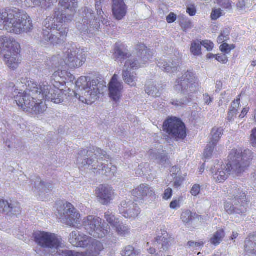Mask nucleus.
Returning a JSON list of instances; mask_svg holds the SVG:
<instances>
[{"label":"nucleus","instance_id":"34","mask_svg":"<svg viewBox=\"0 0 256 256\" xmlns=\"http://www.w3.org/2000/svg\"><path fill=\"white\" fill-rule=\"evenodd\" d=\"M145 91L148 94L153 97H158L160 94L159 89L154 82H148L147 83Z\"/></svg>","mask_w":256,"mask_h":256},{"label":"nucleus","instance_id":"42","mask_svg":"<svg viewBox=\"0 0 256 256\" xmlns=\"http://www.w3.org/2000/svg\"><path fill=\"white\" fill-rule=\"evenodd\" d=\"M230 32L228 30H224L218 37L217 41L219 44H224L229 40Z\"/></svg>","mask_w":256,"mask_h":256},{"label":"nucleus","instance_id":"6","mask_svg":"<svg viewBox=\"0 0 256 256\" xmlns=\"http://www.w3.org/2000/svg\"><path fill=\"white\" fill-rule=\"evenodd\" d=\"M248 208L246 194L240 188H233L228 194V199L224 204L225 212L230 215L245 216Z\"/></svg>","mask_w":256,"mask_h":256},{"label":"nucleus","instance_id":"4","mask_svg":"<svg viewBox=\"0 0 256 256\" xmlns=\"http://www.w3.org/2000/svg\"><path fill=\"white\" fill-rule=\"evenodd\" d=\"M33 24L30 18L18 9L0 10V30L20 34L30 32Z\"/></svg>","mask_w":256,"mask_h":256},{"label":"nucleus","instance_id":"40","mask_svg":"<svg viewBox=\"0 0 256 256\" xmlns=\"http://www.w3.org/2000/svg\"><path fill=\"white\" fill-rule=\"evenodd\" d=\"M114 57L116 60L122 62L127 58V54L124 52L120 48H118L115 49Z\"/></svg>","mask_w":256,"mask_h":256},{"label":"nucleus","instance_id":"43","mask_svg":"<svg viewBox=\"0 0 256 256\" xmlns=\"http://www.w3.org/2000/svg\"><path fill=\"white\" fill-rule=\"evenodd\" d=\"M216 144H214L212 142H210L206 147L204 152V156L206 158H211L214 149Z\"/></svg>","mask_w":256,"mask_h":256},{"label":"nucleus","instance_id":"5","mask_svg":"<svg viewBox=\"0 0 256 256\" xmlns=\"http://www.w3.org/2000/svg\"><path fill=\"white\" fill-rule=\"evenodd\" d=\"M76 86L78 92L76 94V98L88 104L99 98L106 89L103 83L86 76L80 78L76 82Z\"/></svg>","mask_w":256,"mask_h":256},{"label":"nucleus","instance_id":"41","mask_svg":"<svg viewBox=\"0 0 256 256\" xmlns=\"http://www.w3.org/2000/svg\"><path fill=\"white\" fill-rule=\"evenodd\" d=\"M130 210L129 212V217L135 218L140 214V208L137 204L134 203L130 204Z\"/></svg>","mask_w":256,"mask_h":256},{"label":"nucleus","instance_id":"63","mask_svg":"<svg viewBox=\"0 0 256 256\" xmlns=\"http://www.w3.org/2000/svg\"><path fill=\"white\" fill-rule=\"evenodd\" d=\"M250 108L248 107H246L243 108L242 110L241 114L239 116V118L242 119L249 112Z\"/></svg>","mask_w":256,"mask_h":256},{"label":"nucleus","instance_id":"49","mask_svg":"<svg viewBox=\"0 0 256 256\" xmlns=\"http://www.w3.org/2000/svg\"><path fill=\"white\" fill-rule=\"evenodd\" d=\"M160 241L162 246L167 247L169 246V244L171 242L172 240L166 234V236H164L160 238Z\"/></svg>","mask_w":256,"mask_h":256},{"label":"nucleus","instance_id":"10","mask_svg":"<svg viewBox=\"0 0 256 256\" xmlns=\"http://www.w3.org/2000/svg\"><path fill=\"white\" fill-rule=\"evenodd\" d=\"M200 87L198 80L193 72H187L176 82L174 88L184 94L186 92H196Z\"/></svg>","mask_w":256,"mask_h":256},{"label":"nucleus","instance_id":"3","mask_svg":"<svg viewBox=\"0 0 256 256\" xmlns=\"http://www.w3.org/2000/svg\"><path fill=\"white\" fill-rule=\"evenodd\" d=\"M106 152L99 148L92 147L80 150L76 158V164L81 168L88 170L96 174L106 176H114L117 168L112 164H104L100 162L102 156H106Z\"/></svg>","mask_w":256,"mask_h":256},{"label":"nucleus","instance_id":"61","mask_svg":"<svg viewBox=\"0 0 256 256\" xmlns=\"http://www.w3.org/2000/svg\"><path fill=\"white\" fill-rule=\"evenodd\" d=\"M188 244L190 247H194V248H198L202 246H203L204 243L202 242H189Z\"/></svg>","mask_w":256,"mask_h":256},{"label":"nucleus","instance_id":"38","mask_svg":"<svg viewBox=\"0 0 256 256\" xmlns=\"http://www.w3.org/2000/svg\"><path fill=\"white\" fill-rule=\"evenodd\" d=\"M105 218L110 224L116 227L119 232H120L121 230H122L121 228H119L118 227V220L116 219L113 214H110L109 212H106L105 214Z\"/></svg>","mask_w":256,"mask_h":256},{"label":"nucleus","instance_id":"57","mask_svg":"<svg viewBox=\"0 0 256 256\" xmlns=\"http://www.w3.org/2000/svg\"><path fill=\"white\" fill-rule=\"evenodd\" d=\"M216 60L219 62H222L223 64H226L228 59L226 54H218L216 56Z\"/></svg>","mask_w":256,"mask_h":256},{"label":"nucleus","instance_id":"45","mask_svg":"<svg viewBox=\"0 0 256 256\" xmlns=\"http://www.w3.org/2000/svg\"><path fill=\"white\" fill-rule=\"evenodd\" d=\"M222 15V10L220 8L212 9L210 17L212 20H216Z\"/></svg>","mask_w":256,"mask_h":256},{"label":"nucleus","instance_id":"15","mask_svg":"<svg viewBox=\"0 0 256 256\" xmlns=\"http://www.w3.org/2000/svg\"><path fill=\"white\" fill-rule=\"evenodd\" d=\"M82 22L85 25L84 28H81L79 24L77 26L78 28L84 33L94 34L98 31L100 25L97 20L95 19L92 10L90 8H85L82 12Z\"/></svg>","mask_w":256,"mask_h":256},{"label":"nucleus","instance_id":"25","mask_svg":"<svg viewBox=\"0 0 256 256\" xmlns=\"http://www.w3.org/2000/svg\"><path fill=\"white\" fill-rule=\"evenodd\" d=\"M112 14L117 20H122L126 14V6L124 0H112Z\"/></svg>","mask_w":256,"mask_h":256},{"label":"nucleus","instance_id":"19","mask_svg":"<svg viewBox=\"0 0 256 256\" xmlns=\"http://www.w3.org/2000/svg\"><path fill=\"white\" fill-rule=\"evenodd\" d=\"M69 242L74 246L88 248L92 238L77 230L72 232L69 235Z\"/></svg>","mask_w":256,"mask_h":256},{"label":"nucleus","instance_id":"31","mask_svg":"<svg viewBox=\"0 0 256 256\" xmlns=\"http://www.w3.org/2000/svg\"><path fill=\"white\" fill-rule=\"evenodd\" d=\"M240 106V99L239 98H237L232 102L228 115V120L230 122H232L234 120L238 114Z\"/></svg>","mask_w":256,"mask_h":256},{"label":"nucleus","instance_id":"36","mask_svg":"<svg viewBox=\"0 0 256 256\" xmlns=\"http://www.w3.org/2000/svg\"><path fill=\"white\" fill-rule=\"evenodd\" d=\"M224 236V231L222 229L216 231L211 238L210 242L215 246H217L221 242Z\"/></svg>","mask_w":256,"mask_h":256},{"label":"nucleus","instance_id":"52","mask_svg":"<svg viewBox=\"0 0 256 256\" xmlns=\"http://www.w3.org/2000/svg\"><path fill=\"white\" fill-rule=\"evenodd\" d=\"M203 100L205 104L209 106L213 102L214 98L206 93L203 95Z\"/></svg>","mask_w":256,"mask_h":256},{"label":"nucleus","instance_id":"37","mask_svg":"<svg viewBox=\"0 0 256 256\" xmlns=\"http://www.w3.org/2000/svg\"><path fill=\"white\" fill-rule=\"evenodd\" d=\"M190 52L194 56H200L202 54V44L198 40L192 42L190 45Z\"/></svg>","mask_w":256,"mask_h":256},{"label":"nucleus","instance_id":"27","mask_svg":"<svg viewBox=\"0 0 256 256\" xmlns=\"http://www.w3.org/2000/svg\"><path fill=\"white\" fill-rule=\"evenodd\" d=\"M0 212L10 216L16 214L19 212V208L16 204L4 200H0Z\"/></svg>","mask_w":256,"mask_h":256},{"label":"nucleus","instance_id":"22","mask_svg":"<svg viewBox=\"0 0 256 256\" xmlns=\"http://www.w3.org/2000/svg\"><path fill=\"white\" fill-rule=\"evenodd\" d=\"M118 79V76L114 74L108 86L110 96L114 101L118 100L123 92V86Z\"/></svg>","mask_w":256,"mask_h":256},{"label":"nucleus","instance_id":"53","mask_svg":"<svg viewBox=\"0 0 256 256\" xmlns=\"http://www.w3.org/2000/svg\"><path fill=\"white\" fill-rule=\"evenodd\" d=\"M140 253V250L133 246H129V256H138Z\"/></svg>","mask_w":256,"mask_h":256},{"label":"nucleus","instance_id":"54","mask_svg":"<svg viewBox=\"0 0 256 256\" xmlns=\"http://www.w3.org/2000/svg\"><path fill=\"white\" fill-rule=\"evenodd\" d=\"M186 12L190 16H194L196 12V10L194 4L189 5L186 8Z\"/></svg>","mask_w":256,"mask_h":256},{"label":"nucleus","instance_id":"26","mask_svg":"<svg viewBox=\"0 0 256 256\" xmlns=\"http://www.w3.org/2000/svg\"><path fill=\"white\" fill-rule=\"evenodd\" d=\"M148 154L151 160H156L162 165L169 162L167 155L162 150L151 149L148 152Z\"/></svg>","mask_w":256,"mask_h":256},{"label":"nucleus","instance_id":"47","mask_svg":"<svg viewBox=\"0 0 256 256\" xmlns=\"http://www.w3.org/2000/svg\"><path fill=\"white\" fill-rule=\"evenodd\" d=\"M249 140L251 146L256 148V128H254L251 130Z\"/></svg>","mask_w":256,"mask_h":256},{"label":"nucleus","instance_id":"62","mask_svg":"<svg viewBox=\"0 0 256 256\" xmlns=\"http://www.w3.org/2000/svg\"><path fill=\"white\" fill-rule=\"evenodd\" d=\"M136 74H132V76H130L129 74V86H136V77L135 76Z\"/></svg>","mask_w":256,"mask_h":256},{"label":"nucleus","instance_id":"14","mask_svg":"<svg viewBox=\"0 0 256 256\" xmlns=\"http://www.w3.org/2000/svg\"><path fill=\"white\" fill-rule=\"evenodd\" d=\"M59 4L64 10L62 12L59 10H56V20L67 22L72 21L78 6L76 0H60Z\"/></svg>","mask_w":256,"mask_h":256},{"label":"nucleus","instance_id":"30","mask_svg":"<svg viewBox=\"0 0 256 256\" xmlns=\"http://www.w3.org/2000/svg\"><path fill=\"white\" fill-rule=\"evenodd\" d=\"M179 66V62L174 61H163L159 62L158 66L162 70L170 73H172L177 70L178 66Z\"/></svg>","mask_w":256,"mask_h":256},{"label":"nucleus","instance_id":"35","mask_svg":"<svg viewBox=\"0 0 256 256\" xmlns=\"http://www.w3.org/2000/svg\"><path fill=\"white\" fill-rule=\"evenodd\" d=\"M223 129L222 128H214L211 132V141L210 142L214 144H216L223 134Z\"/></svg>","mask_w":256,"mask_h":256},{"label":"nucleus","instance_id":"29","mask_svg":"<svg viewBox=\"0 0 256 256\" xmlns=\"http://www.w3.org/2000/svg\"><path fill=\"white\" fill-rule=\"evenodd\" d=\"M56 16H57L56 15V10L54 18L48 17L44 20L43 24L45 28H44L43 30H47L50 31L54 29L59 28H60V24H58V23L62 24V22H66L64 20L60 21L59 20H57Z\"/></svg>","mask_w":256,"mask_h":256},{"label":"nucleus","instance_id":"21","mask_svg":"<svg viewBox=\"0 0 256 256\" xmlns=\"http://www.w3.org/2000/svg\"><path fill=\"white\" fill-rule=\"evenodd\" d=\"M31 186L33 192L39 196L48 192L53 188L50 182L42 181L40 178L32 179L31 180Z\"/></svg>","mask_w":256,"mask_h":256},{"label":"nucleus","instance_id":"1","mask_svg":"<svg viewBox=\"0 0 256 256\" xmlns=\"http://www.w3.org/2000/svg\"><path fill=\"white\" fill-rule=\"evenodd\" d=\"M65 92L64 88L54 86L53 82L49 84L44 82L38 86L34 82L28 81L26 90L16 88L12 94L18 107L23 110L36 114L43 112L46 108L42 100L56 104L62 103L66 98Z\"/></svg>","mask_w":256,"mask_h":256},{"label":"nucleus","instance_id":"16","mask_svg":"<svg viewBox=\"0 0 256 256\" xmlns=\"http://www.w3.org/2000/svg\"><path fill=\"white\" fill-rule=\"evenodd\" d=\"M68 30L66 28L60 26L59 28L52 30H42L44 39L53 44H57L64 42L67 36Z\"/></svg>","mask_w":256,"mask_h":256},{"label":"nucleus","instance_id":"2","mask_svg":"<svg viewBox=\"0 0 256 256\" xmlns=\"http://www.w3.org/2000/svg\"><path fill=\"white\" fill-rule=\"evenodd\" d=\"M252 152L249 150L242 152V148H233L228 156V162L224 164L222 162L216 164L212 168V176L216 182L225 181L230 172L239 174L244 172L249 166V160L252 158Z\"/></svg>","mask_w":256,"mask_h":256},{"label":"nucleus","instance_id":"32","mask_svg":"<svg viewBox=\"0 0 256 256\" xmlns=\"http://www.w3.org/2000/svg\"><path fill=\"white\" fill-rule=\"evenodd\" d=\"M244 250L247 253L256 254V234L250 236L246 240Z\"/></svg>","mask_w":256,"mask_h":256},{"label":"nucleus","instance_id":"51","mask_svg":"<svg viewBox=\"0 0 256 256\" xmlns=\"http://www.w3.org/2000/svg\"><path fill=\"white\" fill-rule=\"evenodd\" d=\"M200 43L202 44V46H204L208 51L212 50L214 48V44L213 42L210 40H202L200 42Z\"/></svg>","mask_w":256,"mask_h":256},{"label":"nucleus","instance_id":"7","mask_svg":"<svg viewBox=\"0 0 256 256\" xmlns=\"http://www.w3.org/2000/svg\"><path fill=\"white\" fill-rule=\"evenodd\" d=\"M56 217L66 225L80 228L82 227L80 212L70 202L58 204Z\"/></svg>","mask_w":256,"mask_h":256},{"label":"nucleus","instance_id":"39","mask_svg":"<svg viewBox=\"0 0 256 256\" xmlns=\"http://www.w3.org/2000/svg\"><path fill=\"white\" fill-rule=\"evenodd\" d=\"M194 214L190 210H185L181 215V220L186 224H190L192 221Z\"/></svg>","mask_w":256,"mask_h":256},{"label":"nucleus","instance_id":"17","mask_svg":"<svg viewBox=\"0 0 256 256\" xmlns=\"http://www.w3.org/2000/svg\"><path fill=\"white\" fill-rule=\"evenodd\" d=\"M20 52V46L16 40L10 36L0 37V52L2 55Z\"/></svg>","mask_w":256,"mask_h":256},{"label":"nucleus","instance_id":"24","mask_svg":"<svg viewBox=\"0 0 256 256\" xmlns=\"http://www.w3.org/2000/svg\"><path fill=\"white\" fill-rule=\"evenodd\" d=\"M68 77L71 80L73 76L66 70H58L53 74L52 76V82L54 83V86H59L64 88L66 80H67Z\"/></svg>","mask_w":256,"mask_h":256},{"label":"nucleus","instance_id":"23","mask_svg":"<svg viewBox=\"0 0 256 256\" xmlns=\"http://www.w3.org/2000/svg\"><path fill=\"white\" fill-rule=\"evenodd\" d=\"M20 52L2 55L5 64L11 70H16L21 62Z\"/></svg>","mask_w":256,"mask_h":256},{"label":"nucleus","instance_id":"13","mask_svg":"<svg viewBox=\"0 0 256 256\" xmlns=\"http://www.w3.org/2000/svg\"><path fill=\"white\" fill-rule=\"evenodd\" d=\"M134 55L136 54L140 58V62L136 60H129V68L136 70L141 66L142 64H146L152 61L153 58V52L148 48L144 44H140L137 45L135 48Z\"/></svg>","mask_w":256,"mask_h":256},{"label":"nucleus","instance_id":"9","mask_svg":"<svg viewBox=\"0 0 256 256\" xmlns=\"http://www.w3.org/2000/svg\"><path fill=\"white\" fill-rule=\"evenodd\" d=\"M36 242L40 246L55 252L62 247V238L55 234L38 232L35 234Z\"/></svg>","mask_w":256,"mask_h":256},{"label":"nucleus","instance_id":"55","mask_svg":"<svg viewBox=\"0 0 256 256\" xmlns=\"http://www.w3.org/2000/svg\"><path fill=\"white\" fill-rule=\"evenodd\" d=\"M172 189L171 188H168L165 190L164 194L162 196V198L165 200H168L172 198Z\"/></svg>","mask_w":256,"mask_h":256},{"label":"nucleus","instance_id":"12","mask_svg":"<svg viewBox=\"0 0 256 256\" xmlns=\"http://www.w3.org/2000/svg\"><path fill=\"white\" fill-rule=\"evenodd\" d=\"M164 132L176 140L184 139L186 136L184 124L176 118L168 119L163 124Z\"/></svg>","mask_w":256,"mask_h":256},{"label":"nucleus","instance_id":"58","mask_svg":"<svg viewBox=\"0 0 256 256\" xmlns=\"http://www.w3.org/2000/svg\"><path fill=\"white\" fill-rule=\"evenodd\" d=\"M180 206V202L179 200H173L170 203V207L172 209L176 210Z\"/></svg>","mask_w":256,"mask_h":256},{"label":"nucleus","instance_id":"48","mask_svg":"<svg viewBox=\"0 0 256 256\" xmlns=\"http://www.w3.org/2000/svg\"><path fill=\"white\" fill-rule=\"evenodd\" d=\"M104 0H95L96 8L97 10L98 14L100 16L102 17L104 12L102 9V4Z\"/></svg>","mask_w":256,"mask_h":256},{"label":"nucleus","instance_id":"44","mask_svg":"<svg viewBox=\"0 0 256 256\" xmlns=\"http://www.w3.org/2000/svg\"><path fill=\"white\" fill-rule=\"evenodd\" d=\"M236 48L235 45L228 44L227 43H224L220 45V50L226 54H229L230 51Z\"/></svg>","mask_w":256,"mask_h":256},{"label":"nucleus","instance_id":"56","mask_svg":"<svg viewBox=\"0 0 256 256\" xmlns=\"http://www.w3.org/2000/svg\"><path fill=\"white\" fill-rule=\"evenodd\" d=\"M58 256H73V251L70 250H59Z\"/></svg>","mask_w":256,"mask_h":256},{"label":"nucleus","instance_id":"28","mask_svg":"<svg viewBox=\"0 0 256 256\" xmlns=\"http://www.w3.org/2000/svg\"><path fill=\"white\" fill-rule=\"evenodd\" d=\"M87 248L86 254L88 256H98L104 249V245L101 242L92 238Z\"/></svg>","mask_w":256,"mask_h":256},{"label":"nucleus","instance_id":"46","mask_svg":"<svg viewBox=\"0 0 256 256\" xmlns=\"http://www.w3.org/2000/svg\"><path fill=\"white\" fill-rule=\"evenodd\" d=\"M201 191V186L198 184H194L190 190V194L194 196H198Z\"/></svg>","mask_w":256,"mask_h":256},{"label":"nucleus","instance_id":"20","mask_svg":"<svg viewBox=\"0 0 256 256\" xmlns=\"http://www.w3.org/2000/svg\"><path fill=\"white\" fill-rule=\"evenodd\" d=\"M132 194L140 200H145L147 198H156L154 188L146 184H143L138 186L132 192Z\"/></svg>","mask_w":256,"mask_h":256},{"label":"nucleus","instance_id":"33","mask_svg":"<svg viewBox=\"0 0 256 256\" xmlns=\"http://www.w3.org/2000/svg\"><path fill=\"white\" fill-rule=\"evenodd\" d=\"M26 2L30 6H38L46 10L52 4V0H26Z\"/></svg>","mask_w":256,"mask_h":256},{"label":"nucleus","instance_id":"8","mask_svg":"<svg viewBox=\"0 0 256 256\" xmlns=\"http://www.w3.org/2000/svg\"><path fill=\"white\" fill-rule=\"evenodd\" d=\"M82 226L90 235L95 238H103L108 232V226L104 224L101 218L94 216L84 218L82 221Z\"/></svg>","mask_w":256,"mask_h":256},{"label":"nucleus","instance_id":"11","mask_svg":"<svg viewBox=\"0 0 256 256\" xmlns=\"http://www.w3.org/2000/svg\"><path fill=\"white\" fill-rule=\"evenodd\" d=\"M86 60V56L82 50L72 48L68 50L63 59L55 64L60 66L64 64L70 68H78L84 64Z\"/></svg>","mask_w":256,"mask_h":256},{"label":"nucleus","instance_id":"18","mask_svg":"<svg viewBox=\"0 0 256 256\" xmlns=\"http://www.w3.org/2000/svg\"><path fill=\"white\" fill-rule=\"evenodd\" d=\"M95 194L98 200L103 205L109 204L114 196L113 188L107 184H100L96 189Z\"/></svg>","mask_w":256,"mask_h":256},{"label":"nucleus","instance_id":"64","mask_svg":"<svg viewBox=\"0 0 256 256\" xmlns=\"http://www.w3.org/2000/svg\"><path fill=\"white\" fill-rule=\"evenodd\" d=\"M128 78V68L124 66V68L122 72V78L126 82H127V79Z\"/></svg>","mask_w":256,"mask_h":256},{"label":"nucleus","instance_id":"60","mask_svg":"<svg viewBox=\"0 0 256 256\" xmlns=\"http://www.w3.org/2000/svg\"><path fill=\"white\" fill-rule=\"evenodd\" d=\"M176 19V14L171 12L166 16V21L168 23L170 24L174 22Z\"/></svg>","mask_w":256,"mask_h":256},{"label":"nucleus","instance_id":"59","mask_svg":"<svg viewBox=\"0 0 256 256\" xmlns=\"http://www.w3.org/2000/svg\"><path fill=\"white\" fill-rule=\"evenodd\" d=\"M180 168L178 166H172L170 170V173L171 176L176 178L177 174L180 172Z\"/></svg>","mask_w":256,"mask_h":256},{"label":"nucleus","instance_id":"50","mask_svg":"<svg viewBox=\"0 0 256 256\" xmlns=\"http://www.w3.org/2000/svg\"><path fill=\"white\" fill-rule=\"evenodd\" d=\"M216 2L224 8H230L232 7L229 0H216Z\"/></svg>","mask_w":256,"mask_h":256}]
</instances>
